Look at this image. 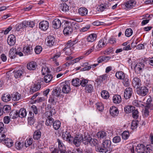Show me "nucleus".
<instances>
[{
	"mask_svg": "<svg viewBox=\"0 0 153 153\" xmlns=\"http://www.w3.org/2000/svg\"><path fill=\"white\" fill-rule=\"evenodd\" d=\"M107 39L106 37H104L103 39H100L96 46L95 50L96 51H98L106 45Z\"/></svg>",
	"mask_w": 153,
	"mask_h": 153,
	"instance_id": "nucleus-6",
	"label": "nucleus"
},
{
	"mask_svg": "<svg viewBox=\"0 0 153 153\" xmlns=\"http://www.w3.org/2000/svg\"><path fill=\"white\" fill-rule=\"evenodd\" d=\"M109 111L111 115L113 117L117 116L119 112L118 108L115 106L111 107Z\"/></svg>",
	"mask_w": 153,
	"mask_h": 153,
	"instance_id": "nucleus-14",
	"label": "nucleus"
},
{
	"mask_svg": "<svg viewBox=\"0 0 153 153\" xmlns=\"http://www.w3.org/2000/svg\"><path fill=\"white\" fill-rule=\"evenodd\" d=\"M54 121V120L52 117L47 118L45 122V124L47 126H50L53 123Z\"/></svg>",
	"mask_w": 153,
	"mask_h": 153,
	"instance_id": "nucleus-48",
	"label": "nucleus"
},
{
	"mask_svg": "<svg viewBox=\"0 0 153 153\" xmlns=\"http://www.w3.org/2000/svg\"><path fill=\"white\" fill-rule=\"evenodd\" d=\"M16 49L15 48H12L10 49L9 52V56L12 59L15 58L16 56Z\"/></svg>",
	"mask_w": 153,
	"mask_h": 153,
	"instance_id": "nucleus-24",
	"label": "nucleus"
},
{
	"mask_svg": "<svg viewBox=\"0 0 153 153\" xmlns=\"http://www.w3.org/2000/svg\"><path fill=\"white\" fill-rule=\"evenodd\" d=\"M61 126L60 122L58 120H56L53 122V127L54 129L57 130Z\"/></svg>",
	"mask_w": 153,
	"mask_h": 153,
	"instance_id": "nucleus-45",
	"label": "nucleus"
},
{
	"mask_svg": "<svg viewBox=\"0 0 153 153\" xmlns=\"http://www.w3.org/2000/svg\"><path fill=\"white\" fill-rule=\"evenodd\" d=\"M47 45L49 46L53 45L55 43V39L54 36H49L47 37Z\"/></svg>",
	"mask_w": 153,
	"mask_h": 153,
	"instance_id": "nucleus-17",
	"label": "nucleus"
},
{
	"mask_svg": "<svg viewBox=\"0 0 153 153\" xmlns=\"http://www.w3.org/2000/svg\"><path fill=\"white\" fill-rule=\"evenodd\" d=\"M133 31L131 28L127 29L125 31V34L126 36L129 37L133 34Z\"/></svg>",
	"mask_w": 153,
	"mask_h": 153,
	"instance_id": "nucleus-49",
	"label": "nucleus"
},
{
	"mask_svg": "<svg viewBox=\"0 0 153 153\" xmlns=\"http://www.w3.org/2000/svg\"><path fill=\"white\" fill-rule=\"evenodd\" d=\"M138 122L136 120H133L131 124V128L132 130H134L138 126Z\"/></svg>",
	"mask_w": 153,
	"mask_h": 153,
	"instance_id": "nucleus-52",
	"label": "nucleus"
},
{
	"mask_svg": "<svg viewBox=\"0 0 153 153\" xmlns=\"http://www.w3.org/2000/svg\"><path fill=\"white\" fill-rule=\"evenodd\" d=\"M133 93L132 88L128 87L126 88L124 93V97L126 99H129Z\"/></svg>",
	"mask_w": 153,
	"mask_h": 153,
	"instance_id": "nucleus-11",
	"label": "nucleus"
},
{
	"mask_svg": "<svg viewBox=\"0 0 153 153\" xmlns=\"http://www.w3.org/2000/svg\"><path fill=\"white\" fill-rule=\"evenodd\" d=\"M24 73V71L22 70H19L16 71L14 73V76L16 78H20Z\"/></svg>",
	"mask_w": 153,
	"mask_h": 153,
	"instance_id": "nucleus-39",
	"label": "nucleus"
},
{
	"mask_svg": "<svg viewBox=\"0 0 153 153\" xmlns=\"http://www.w3.org/2000/svg\"><path fill=\"white\" fill-rule=\"evenodd\" d=\"M108 77V75L107 74H103L99 76L100 81L101 82L106 80Z\"/></svg>",
	"mask_w": 153,
	"mask_h": 153,
	"instance_id": "nucleus-60",
	"label": "nucleus"
},
{
	"mask_svg": "<svg viewBox=\"0 0 153 153\" xmlns=\"http://www.w3.org/2000/svg\"><path fill=\"white\" fill-rule=\"evenodd\" d=\"M88 81L86 79H82V80H80V85H81L82 87L86 86L88 84Z\"/></svg>",
	"mask_w": 153,
	"mask_h": 153,
	"instance_id": "nucleus-63",
	"label": "nucleus"
},
{
	"mask_svg": "<svg viewBox=\"0 0 153 153\" xmlns=\"http://www.w3.org/2000/svg\"><path fill=\"white\" fill-rule=\"evenodd\" d=\"M53 76L51 74H47L44 77V81L46 83H49L51 81Z\"/></svg>",
	"mask_w": 153,
	"mask_h": 153,
	"instance_id": "nucleus-35",
	"label": "nucleus"
},
{
	"mask_svg": "<svg viewBox=\"0 0 153 153\" xmlns=\"http://www.w3.org/2000/svg\"><path fill=\"white\" fill-rule=\"evenodd\" d=\"M84 138L82 134L77 135L74 138L73 143L76 146H79L81 143L83 142V143L85 141H84Z\"/></svg>",
	"mask_w": 153,
	"mask_h": 153,
	"instance_id": "nucleus-5",
	"label": "nucleus"
},
{
	"mask_svg": "<svg viewBox=\"0 0 153 153\" xmlns=\"http://www.w3.org/2000/svg\"><path fill=\"white\" fill-rule=\"evenodd\" d=\"M78 13L81 16H86L88 14V10L85 7H80L78 9Z\"/></svg>",
	"mask_w": 153,
	"mask_h": 153,
	"instance_id": "nucleus-18",
	"label": "nucleus"
},
{
	"mask_svg": "<svg viewBox=\"0 0 153 153\" xmlns=\"http://www.w3.org/2000/svg\"><path fill=\"white\" fill-rule=\"evenodd\" d=\"M144 65L142 63H139L137 64L134 68V70L136 72L138 73L141 71L144 68Z\"/></svg>",
	"mask_w": 153,
	"mask_h": 153,
	"instance_id": "nucleus-19",
	"label": "nucleus"
},
{
	"mask_svg": "<svg viewBox=\"0 0 153 153\" xmlns=\"http://www.w3.org/2000/svg\"><path fill=\"white\" fill-rule=\"evenodd\" d=\"M132 84L134 87L137 88L141 84L140 79L137 77H134L132 80Z\"/></svg>",
	"mask_w": 153,
	"mask_h": 153,
	"instance_id": "nucleus-13",
	"label": "nucleus"
},
{
	"mask_svg": "<svg viewBox=\"0 0 153 153\" xmlns=\"http://www.w3.org/2000/svg\"><path fill=\"white\" fill-rule=\"evenodd\" d=\"M56 97L52 94L49 98L48 102L53 105L55 104L56 102Z\"/></svg>",
	"mask_w": 153,
	"mask_h": 153,
	"instance_id": "nucleus-40",
	"label": "nucleus"
},
{
	"mask_svg": "<svg viewBox=\"0 0 153 153\" xmlns=\"http://www.w3.org/2000/svg\"><path fill=\"white\" fill-rule=\"evenodd\" d=\"M21 99L20 94L18 92L14 93L12 96V99L14 101H17Z\"/></svg>",
	"mask_w": 153,
	"mask_h": 153,
	"instance_id": "nucleus-27",
	"label": "nucleus"
},
{
	"mask_svg": "<svg viewBox=\"0 0 153 153\" xmlns=\"http://www.w3.org/2000/svg\"><path fill=\"white\" fill-rule=\"evenodd\" d=\"M46 108H47L48 110H49L52 115L56 113V111L55 109L53 107H52L51 105H48Z\"/></svg>",
	"mask_w": 153,
	"mask_h": 153,
	"instance_id": "nucleus-50",
	"label": "nucleus"
},
{
	"mask_svg": "<svg viewBox=\"0 0 153 153\" xmlns=\"http://www.w3.org/2000/svg\"><path fill=\"white\" fill-rule=\"evenodd\" d=\"M62 87V92L64 94H68L71 91V88L68 83H63Z\"/></svg>",
	"mask_w": 153,
	"mask_h": 153,
	"instance_id": "nucleus-8",
	"label": "nucleus"
},
{
	"mask_svg": "<svg viewBox=\"0 0 153 153\" xmlns=\"http://www.w3.org/2000/svg\"><path fill=\"white\" fill-rule=\"evenodd\" d=\"M97 36L94 33L89 35L87 38V40L88 42H93L95 41L97 39Z\"/></svg>",
	"mask_w": 153,
	"mask_h": 153,
	"instance_id": "nucleus-22",
	"label": "nucleus"
},
{
	"mask_svg": "<svg viewBox=\"0 0 153 153\" xmlns=\"http://www.w3.org/2000/svg\"><path fill=\"white\" fill-rule=\"evenodd\" d=\"M41 88L40 85L34 84L33 87H32L30 90V92L31 93L38 91Z\"/></svg>",
	"mask_w": 153,
	"mask_h": 153,
	"instance_id": "nucleus-47",
	"label": "nucleus"
},
{
	"mask_svg": "<svg viewBox=\"0 0 153 153\" xmlns=\"http://www.w3.org/2000/svg\"><path fill=\"white\" fill-rule=\"evenodd\" d=\"M123 79V83L124 85L125 86H128L130 85V81L128 79L127 77H125Z\"/></svg>",
	"mask_w": 153,
	"mask_h": 153,
	"instance_id": "nucleus-55",
	"label": "nucleus"
},
{
	"mask_svg": "<svg viewBox=\"0 0 153 153\" xmlns=\"http://www.w3.org/2000/svg\"><path fill=\"white\" fill-rule=\"evenodd\" d=\"M18 111V113L19 115V117L22 118L25 117L27 114V113L25 109L24 108H21L20 110Z\"/></svg>",
	"mask_w": 153,
	"mask_h": 153,
	"instance_id": "nucleus-32",
	"label": "nucleus"
},
{
	"mask_svg": "<svg viewBox=\"0 0 153 153\" xmlns=\"http://www.w3.org/2000/svg\"><path fill=\"white\" fill-rule=\"evenodd\" d=\"M26 27H29L33 28L35 25L34 22L33 21H24Z\"/></svg>",
	"mask_w": 153,
	"mask_h": 153,
	"instance_id": "nucleus-44",
	"label": "nucleus"
},
{
	"mask_svg": "<svg viewBox=\"0 0 153 153\" xmlns=\"http://www.w3.org/2000/svg\"><path fill=\"white\" fill-rule=\"evenodd\" d=\"M83 140L84 141H86L84 142L85 145H88L89 144L91 146H94L96 145L97 143V140L92 139L89 134H85Z\"/></svg>",
	"mask_w": 153,
	"mask_h": 153,
	"instance_id": "nucleus-2",
	"label": "nucleus"
},
{
	"mask_svg": "<svg viewBox=\"0 0 153 153\" xmlns=\"http://www.w3.org/2000/svg\"><path fill=\"white\" fill-rule=\"evenodd\" d=\"M33 142V139L32 138H27L26 140L25 146L26 147H27L31 145Z\"/></svg>",
	"mask_w": 153,
	"mask_h": 153,
	"instance_id": "nucleus-34",
	"label": "nucleus"
},
{
	"mask_svg": "<svg viewBox=\"0 0 153 153\" xmlns=\"http://www.w3.org/2000/svg\"><path fill=\"white\" fill-rule=\"evenodd\" d=\"M41 135V132L39 130H37L34 133L33 137L35 140H38L39 139Z\"/></svg>",
	"mask_w": 153,
	"mask_h": 153,
	"instance_id": "nucleus-46",
	"label": "nucleus"
},
{
	"mask_svg": "<svg viewBox=\"0 0 153 153\" xmlns=\"http://www.w3.org/2000/svg\"><path fill=\"white\" fill-rule=\"evenodd\" d=\"M129 136V132L127 131H124L122 134V138L125 140L127 139Z\"/></svg>",
	"mask_w": 153,
	"mask_h": 153,
	"instance_id": "nucleus-54",
	"label": "nucleus"
},
{
	"mask_svg": "<svg viewBox=\"0 0 153 153\" xmlns=\"http://www.w3.org/2000/svg\"><path fill=\"white\" fill-rule=\"evenodd\" d=\"M133 104L134 105L137 107H142V106H144V105L143 102L137 100H134L133 101Z\"/></svg>",
	"mask_w": 153,
	"mask_h": 153,
	"instance_id": "nucleus-43",
	"label": "nucleus"
},
{
	"mask_svg": "<svg viewBox=\"0 0 153 153\" xmlns=\"http://www.w3.org/2000/svg\"><path fill=\"white\" fill-rule=\"evenodd\" d=\"M76 24L75 22L66 21L65 22V26L63 30V33L65 35H68L71 33L72 32V27L75 26Z\"/></svg>",
	"mask_w": 153,
	"mask_h": 153,
	"instance_id": "nucleus-1",
	"label": "nucleus"
},
{
	"mask_svg": "<svg viewBox=\"0 0 153 153\" xmlns=\"http://www.w3.org/2000/svg\"><path fill=\"white\" fill-rule=\"evenodd\" d=\"M15 144L16 147L18 149H22L24 145V143L22 142L21 143L20 142H16Z\"/></svg>",
	"mask_w": 153,
	"mask_h": 153,
	"instance_id": "nucleus-59",
	"label": "nucleus"
},
{
	"mask_svg": "<svg viewBox=\"0 0 153 153\" xmlns=\"http://www.w3.org/2000/svg\"><path fill=\"white\" fill-rule=\"evenodd\" d=\"M56 51L57 53L54 54L53 56L50 58V60L53 62L55 66H57L59 65V62L57 61V59L60 56L61 52L59 51L57 52V50H54V52Z\"/></svg>",
	"mask_w": 153,
	"mask_h": 153,
	"instance_id": "nucleus-4",
	"label": "nucleus"
},
{
	"mask_svg": "<svg viewBox=\"0 0 153 153\" xmlns=\"http://www.w3.org/2000/svg\"><path fill=\"white\" fill-rule=\"evenodd\" d=\"M52 24L53 27L54 28L57 29L60 27L61 22L59 19H56L53 20L52 22Z\"/></svg>",
	"mask_w": 153,
	"mask_h": 153,
	"instance_id": "nucleus-16",
	"label": "nucleus"
},
{
	"mask_svg": "<svg viewBox=\"0 0 153 153\" xmlns=\"http://www.w3.org/2000/svg\"><path fill=\"white\" fill-rule=\"evenodd\" d=\"M96 107L97 109L99 111H102L104 108V106L101 102H99L96 104Z\"/></svg>",
	"mask_w": 153,
	"mask_h": 153,
	"instance_id": "nucleus-53",
	"label": "nucleus"
},
{
	"mask_svg": "<svg viewBox=\"0 0 153 153\" xmlns=\"http://www.w3.org/2000/svg\"><path fill=\"white\" fill-rule=\"evenodd\" d=\"M42 48L40 46H37L36 47L34 51L36 54H39L42 51Z\"/></svg>",
	"mask_w": 153,
	"mask_h": 153,
	"instance_id": "nucleus-57",
	"label": "nucleus"
},
{
	"mask_svg": "<svg viewBox=\"0 0 153 153\" xmlns=\"http://www.w3.org/2000/svg\"><path fill=\"white\" fill-rule=\"evenodd\" d=\"M26 28L24 21H23L22 23L18 24L16 25V29L17 31H19L20 29H24Z\"/></svg>",
	"mask_w": 153,
	"mask_h": 153,
	"instance_id": "nucleus-41",
	"label": "nucleus"
},
{
	"mask_svg": "<svg viewBox=\"0 0 153 153\" xmlns=\"http://www.w3.org/2000/svg\"><path fill=\"white\" fill-rule=\"evenodd\" d=\"M11 108L9 105H6L4 106L3 109V111L5 113H8L10 111Z\"/></svg>",
	"mask_w": 153,
	"mask_h": 153,
	"instance_id": "nucleus-61",
	"label": "nucleus"
},
{
	"mask_svg": "<svg viewBox=\"0 0 153 153\" xmlns=\"http://www.w3.org/2000/svg\"><path fill=\"white\" fill-rule=\"evenodd\" d=\"M84 56H81L78 57L76 59H75L71 61V63L70 64H74L78 62L80 59H81L84 58Z\"/></svg>",
	"mask_w": 153,
	"mask_h": 153,
	"instance_id": "nucleus-56",
	"label": "nucleus"
},
{
	"mask_svg": "<svg viewBox=\"0 0 153 153\" xmlns=\"http://www.w3.org/2000/svg\"><path fill=\"white\" fill-rule=\"evenodd\" d=\"M132 111V116L133 118L134 119H137L138 118L139 116V112L137 109H135V110H133Z\"/></svg>",
	"mask_w": 153,
	"mask_h": 153,
	"instance_id": "nucleus-58",
	"label": "nucleus"
},
{
	"mask_svg": "<svg viewBox=\"0 0 153 153\" xmlns=\"http://www.w3.org/2000/svg\"><path fill=\"white\" fill-rule=\"evenodd\" d=\"M150 150L149 147L146 146L143 144H139L136 146L135 150L138 153H142L144 151H149Z\"/></svg>",
	"mask_w": 153,
	"mask_h": 153,
	"instance_id": "nucleus-7",
	"label": "nucleus"
},
{
	"mask_svg": "<svg viewBox=\"0 0 153 153\" xmlns=\"http://www.w3.org/2000/svg\"><path fill=\"white\" fill-rule=\"evenodd\" d=\"M49 27V23L46 21L41 22L39 24V28L43 30H46Z\"/></svg>",
	"mask_w": 153,
	"mask_h": 153,
	"instance_id": "nucleus-12",
	"label": "nucleus"
},
{
	"mask_svg": "<svg viewBox=\"0 0 153 153\" xmlns=\"http://www.w3.org/2000/svg\"><path fill=\"white\" fill-rule=\"evenodd\" d=\"M3 143L8 147H10L13 146V142L12 139L7 138L3 140Z\"/></svg>",
	"mask_w": 153,
	"mask_h": 153,
	"instance_id": "nucleus-20",
	"label": "nucleus"
},
{
	"mask_svg": "<svg viewBox=\"0 0 153 153\" xmlns=\"http://www.w3.org/2000/svg\"><path fill=\"white\" fill-rule=\"evenodd\" d=\"M16 38L15 36L13 35H9L7 38V42L10 46L13 45L16 43Z\"/></svg>",
	"mask_w": 153,
	"mask_h": 153,
	"instance_id": "nucleus-9",
	"label": "nucleus"
},
{
	"mask_svg": "<svg viewBox=\"0 0 153 153\" xmlns=\"http://www.w3.org/2000/svg\"><path fill=\"white\" fill-rule=\"evenodd\" d=\"M113 102L115 104H119L121 101V96L118 95H115L113 97Z\"/></svg>",
	"mask_w": 153,
	"mask_h": 153,
	"instance_id": "nucleus-26",
	"label": "nucleus"
},
{
	"mask_svg": "<svg viewBox=\"0 0 153 153\" xmlns=\"http://www.w3.org/2000/svg\"><path fill=\"white\" fill-rule=\"evenodd\" d=\"M111 142L110 140H106L103 141L102 145L105 149L110 148L111 145Z\"/></svg>",
	"mask_w": 153,
	"mask_h": 153,
	"instance_id": "nucleus-21",
	"label": "nucleus"
},
{
	"mask_svg": "<svg viewBox=\"0 0 153 153\" xmlns=\"http://www.w3.org/2000/svg\"><path fill=\"white\" fill-rule=\"evenodd\" d=\"M71 136V135L69 132L67 131L63 132L62 135V138L64 140L66 141H70V138Z\"/></svg>",
	"mask_w": 153,
	"mask_h": 153,
	"instance_id": "nucleus-28",
	"label": "nucleus"
},
{
	"mask_svg": "<svg viewBox=\"0 0 153 153\" xmlns=\"http://www.w3.org/2000/svg\"><path fill=\"white\" fill-rule=\"evenodd\" d=\"M2 100L4 102H7L11 100V96L10 94H4L1 97Z\"/></svg>",
	"mask_w": 153,
	"mask_h": 153,
	"instance_id": "nucleus-38",
	"label": "nucleus"
},
{
	"mask_svg": "<svg viewBox=\"0 0 153 153\" xmlns=\"http://www.w3.org/2000/svg\"><path fill=\"white\" fill-rule=\"evenodd\" d=\"M124 111L126 113L132 112L133 110H135V107L132 106L127 105L124 108Z\"/></svg>",
	"mask_w": 153,
	"mask_h": 153,
	"instance_id": "nucleus-33",
	"label": "nucleus"
},
{
	"mask_svg": "<svg viewBox=\"0 0 153 153\" xmlns=\"http://www.w3.org/2000/svg\"><path fill=\"white\" fill-rule=\"evenodd\" d=\"M33 52V48L31 46H26L23 48V52L26 55L32 54Z\"/></svg>",
	"mask_w": 153,
	"mask_h": 153,
	"instance_id": "nucleus-10",
	"label": "nucleus"
},
{
	"mask_svg": "<svg viewBox=\"0 0 153 153\" xmlns=\"http://www.w3.org/2000/svg\"><path fill=\"white\" fill-rule=\"evenodd\" d=\"M106 135V133L104 131L98 132L97 134V137L100 139L105 138Z\"/></svg>",
	"mask_w": 153,
	"mask_h": 153,
	"instance_id": "nucleus-31",
	"label": "nucleus"
},
{
	"mask_svg": "<svg viewBox=\"0 0 153 153\" xmlns=\"http://www.w3.org/2000/svg\"><path fill=\"white\" fill-rule=\"evenodd\" d=\"M137 93L140 96H145L149 93V89L146 86H140L137 89Z\"/></svg>",
	"mask_w": 153,
	"mask_h": 153,
	"instance_id": "nucleus-3",
	"label": "nucleus"
},
{
	"mask_svg": "<svg viewBox=\"0 0 153 153\" xmlns=\"http://www.w3.org/2000/svg\"><path fill=\"white\" fill-rule=\"evenodd\" d=\"M101 94L102 97L105 99H108L109 97L108 92L106 91H102L101 92Z\"/></svg>",
	"mask_w": 153,
	"mask_h": 153,
	"instance_id": "nucleus-42",
	"label": "nucleus"
},
{
	"mask_svg": "<svg viewBox=\"0 0 153 153\" xmlns=\"http://www.w3.org/2000/svg\"><path fill=\"white\" fill-rule=\"evenodd\" d=\"M57 142L58 143V147L59 150H63V149H65V146L59 139H57Z\"/></svg>",
	"mask_w": 153,
	"mask_h": 153,
	"instance_id": "nucleus-51",
	"label": "nucleus"
},
{
	"mask_svg": "<svg viewBox=\"0 0 153 153\" xmlns=\"http://www.w3.org/2000/svg\"><path fill=\"white\" fill-rule=\"evenodd\" d=\"M112 140L114 143H117L120 141L121 138L119 136H116L113 138Z\"/></svg>",
	"mask_w": 153,
	"mask_h": 153,
	"instance_id": "nucleus-64",
	"label": "nucleus"
},
{
	"mask_svg": "<svg viewBox=\"0 0 153 153\" xmlns=\"http://www.w3.org/2000/svg\"><path fill=\"white\" fill-rule=\"evenodd\" d=\"M135 3L133 0H130L127 1L125 4V6L127 8L133 7L135 5Z\"/></svg>",
	"mask_w": 153,
	"mask_h": 153,
	"instance_id": "nucleus-25",
	"label": "nucleus"
},
{
	"mask_svg": "<svg viewBox=\"0 0 153 153\" xmlns=\"http://www.w3.org/2000/svg\"><path fill=\"white\" fill-rule=\"evenodd\" d=\"M85 90L86 92L88 93H91L94 90L93 85L91 84H87L85 87Z\"/></svg>",
	"mask_w": 153,
	"mask_h": 153,
	"instance_id": "nucleus-30",
	"label": "nucleus"
},
{
	"mask_svg": "<svg viewBox=\"0 0 153 153\" xmlns=\"http://www.w3.org/2000/svg\"><path fill=\"white\" fill-rule=\"evenodd\" d=\"M27 68L29 70H34L36 67V63L34 61H31L27 63Z\"/></svg>",
	"mask_w": 153,
	"mask_h": 153,
	"instance_id": "nucleus-15",
	"label": "nucleus"
},
{
	"mask_svg": "<svg viewBox=\"0 0 153 153\" xmlns=\"http://www.w3.org/2000/svg\"><path fill=\"white\" fill-rule=\"evenodd\" d=\"M71 82L73 85L76 87H78L80 85V80L79 78H76L73 79Z\"/></svg>",
	"mask_w": 153,
	"mask_h": 153,
	"instance_id": "nucleus-37",
	"label": "nucleus"
},
{
	"mask_svg": "<svg viewBox=\"0 0 153 153\" xmlns=\"http://www.w3.org/2000/svg\"><path fill=\"white\" fill-rule=\"evenodd\" d=\"M115 76L117 78L121 79H123L125 77V74L121 71L117 72L115 74Z\"/></svg>",
	"mask_w": 153,
	"mask_h": 153,
	"instance_id": "nucleus-36",
	"label": "nucleus"
},
{
	"mask_svg": "<svg viewBox=\"0 0 153 153\" xmlns=\"http://www.w3.org/2000/svg\"><path fill=\"white\" fill-rule=\"evenodd\" d=\"M59 9L63 12H67L69 10V6L65 3H62L60 4Z\"/></svg>",
	"mask_w": 153,
	"mask_h": 153,
	"instance_id": "nucleus-23",
	"label": "nucleus"
},
{
	"mask_svg": "<svg viewBox=\"0 0 153 153\" xmlns=\"http://www.w3.org/2000/svg\"><path fill=\"white\" fill-rule=\"evenodd\" d=\"M18 111L17 110H14L11 112L10 114V118L14 119L19 117Z\"/></svg>",
	"mask_w": 153,
	"mask_h": 153,
	"instance_id": "nucleus-29",
	"label": "nucleus"
},
{
	"mask_svg": "<svg viewBox=\"0 0 153 153\" xmlns=\"http://www.w3.org/2000/svg\"><path fill=\"white\" fill-rule=\"evenodd\" d=\"M41 71L42 75H45L46 74L49 72V70L48 68L47 67H43L41 70Z\"/></svg>",
	"mask_w": 153,
	"mask_h": 153,
	"instance_id": "nucleus-62",
	"label": "nucleus"
}]
</instances>
